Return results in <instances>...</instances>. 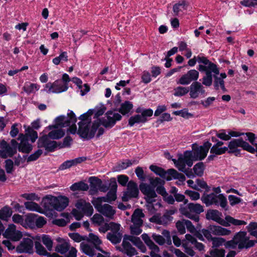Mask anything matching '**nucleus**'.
<instances>
[{"label":"nucleus","instance_id":"obj_29","mask_svg":"<svg viewBox=\"0 0 257 257\" xmlns=\"http://www.w3.org/2000/svg\"><path fill=\"white\" fill-rule=\"evenodd\" d=\"M144 216L145 215L143 213L142 210L137 209L135 210L132 216V221L134 224L142 225L143 223L142 218L144 217Z\"/></svg>","mask_w":257,"mask_h":257},{"label":"nucleus","instance_id":"obj_8","mask_svg":"<svg viewBox=\"0 0 257 257\" xmlns=\"http://www.w3.org/2000/svg\"><path fill=\"white\" fill-rule=\"evenodd\" d=\"M242 148L243 150L247 152H252V149L251 146L247 142L244 141L242 139H233L229 142L228 149H229V153H234L237 156L240 155V150L237 148Z\"/></svg>","mask_w":257,"mask_h":257},{"label":"nucleus","instance_id":"obj_51","mask_svg":"<svg viewBox=\"0 0 257 257\" xmlns=\"http://www.w3.org/2000/svg\"><path fill=\"white\" fill-rule=\"evenodd\" d=\"M228 150V148L224 147L219 148L216 146H213L210 150V153L216 155H220L224 154Z\"/></svg>","mask_w":257,"mask_h":257},{"label":"nucleus","instance_id":"obj_49","mask_svg":"<svg viewBox=\"0 0 257 257\" xmlns=\"http://www.w3.org/2000/svg\"><path fill=\"white\" fill-rule=\"evenodd\" d=\"M189 88L183 86H178L174 89V95L176 96H182L189 92Z\"/></svg>","mask_w":257,"mask_h":257},{"label":"nucleus","instance_id":"obj_31","mask_svg":"<svg viewBox=\"0 0 257 257\" xmlns=\"http://www.w3.org/2000/svg\"><path fill=\"white\" fill-rule=\"evenodd\" d=\"M127 239L138 247L141 251L143 252H145L146 251V247L139 237L128 235Z\"/></svg>","mask_w":257,"mask_h":257},{"label":"nucleus","instance_id":"obj_57","mask_svg":"<svg viewBox=\"0 0 257 257\" xmlns=\"http://www.w3.org/2000/svg\"><path fill=\"white\" fill-rule=\"evenodd\" d=\"M247 230L251 235L257 238V223L250 222L247 226Z\"/></svg>","mask_w":257,"mask_h":257},{"label":"nucleus","instance_id":"obj_6","mask_svg":"<svg viewBox=\"0 0 257 257\" xmlns=\"http://www.w3.org/2000/svg\"><path fill=\"white\" fill-rule=\"evenodd\" d=\"M103 202L100 199H93L92 201V203L98 212L106 218L113 219L116 213L115 209L108 204H102Z\"/></svg>","mask_w":257,"mask_h":257},{"label":"nucleus","instance_id":"obj_54","mask_svg":"<svg viewBox=\"0 0 257 257\" xmlns=\"http://www.w3.org/2000/svg\"><path fill=\"white\" fill-rule=\"evenodd\" d=\"M91 220L93 223L99 226L101 225L104 221L102 215L98 213H96L93 216Z\"/></svg>","mask_w":257,"mask_h":257},{"label":"nucleus","instance_id":"obj_46","mask_svg":"<svg viewBox=\"0 0 257 257\" xmlns=\"http://www.w3.org/2000/svg\"><path fill=\"white\" fill-rule=\"evenodd\" d=\"M65 135L64 131L62 129H58L49 133L48 136L52 139H59L62 138Z\"/></svg>","mask_w":257,"mask_h":257},{"label":"nucleus","instance_id":"obj_13","mask_svg":"<svg viewBox=\"0 0 257 257\" xmlns=\"http://www.w3.org/2000/svg\"><path fill=\"white\" fill-rule=\"evenodd\" d=\"M246 235V233L245 232L240 231L234 236V239L239 249L247 248L254 245V242L253 240H248Z\"/></svg>","mask_w":257,"mask_h":257},{"label":"nucleus","instance_id":"obj_32","mask_svg":"<svg viewBox=\"0 0 257 257\" xmlns=\"http://www.w3.org/2000/svg\"><path fill=\"white\" fill-rule=\"evenodd\" d=\"M25 208L29 211H36L39 213H43V209L40 207V206L33 201H28L24 203Z\"/></svg>","mask_w":257,"mask_h":257},{"label":"nucleus","instance_id":"obj_22","mask_svg":"<svg viewBox=\"0 0 257 257\" xmlns=\"http://www.w3.org/2000/svg\"><path fill=\"white\" fill-rule=\"evenodd\" d=\"M189 95L191 98H196L199 94H204L205 90L203 85L198 82H193L189 86Z\"/></svg>","mask_w":257,"mask_h":257},{"label":"nucleus","instance_id":"obj_44","mask_svg":"<svg viewBox=\"0 0 257 257\" xmlns=\"http://www.w3.org/2000/svg\"><path fill=\"white\" fill-rule=\"evenodd\" d=\"M216 197L217 195L214 193H211L203 196L202 199L203 202L205 203L207 206H208L215 204Z\"/></svg>","mask_w":257,"mask_h":257},{"label":"nucleus","instance_id":"obj_63","mask_svg":"<svg viewBox=\"0 0 257 257\" xmlns=\"http://www.w3.org/2000/svg\"><path fill=\"white\" fill-rule=\"evenodd\" d=\"M176 227L178 229V232L181 234H183L186 232V229L185 228V223H184V219L182 221H178L176 224Z\"/></svg>","mask_w":257,"mask_h":257},{"label":"nucleus","instance_id":"obj_17","mask_svg":"<svg viewBox=\"0 0 257 257\" xmlns=\"http://www.w3.org/2000/svg\"><path fill=\"white\" fill-rule=\"evenodd\" d=\"M4 235L6 238L11 239L13 241H17L20 240L22 236V232L16 229V226L13 224L9 225L5 230Z\"/></svg>","mask_w":257,"mask_h":257},{"label":"nucleus","instance_id":"obj_12","mask_svg":"<svg viewBox=\"0 0 257 257\" xmlns=\"http://www.w3.org/2000/svg\"><path fill=\"white\" fill-rule=\"evenodd\" d=\"M140 189L142 193L145 195V199L150 205L155 201V198L157 194L154 187L145 183H142L140 185Z\"/></svg>","mask_w":257,"mask_h":257},{"label":"nucleus","instance_id":"obj_24","mask_svg":"<svg viewBox=\"0 0 257 257\" xmlns=\"http://www.w3.org/2000/svg\"><path fill=\"white\" fill-rule=\"evenodd\" d=\"M33 241L30 238H24L17 246L16 250L18 252L31 253L33 251Z\"/></svg>","mask_w":257,"mask_h":257},{"label":"nucleus","instance_id":"obj_55","mask_svg":"<svg viewBox=\"0 0 257 257\" xmlns=\"http://www.w3.org/2000/svg\"><path fill=\"white\" fill-rule=\"evenodd\" d=\"M182 247L184 248V251L191 256H193L195 254V251L192 247L189 246L188 243H186L185 240H182Z\"/></svg>","mask_w":257,"mask_h":257},{"label":"nucleus","instance_id":"obj_52","mask_svg":"<svg viewBox=\"0 0 257 257\" xmlns=\"http://www.w3.org/2000/svg\"><path fill=\"white\" fill-rule=\"evenodd\" d=\"M35 245L36 249V252L39 254L42 255H47V256L49 255V254H50L47 251L45 248L39 241H36Z\"/></svg>","mask_w":257,"mask_h":257},{"label":"nucleus","instance_id":"obj_38","mask_svg":"<svg viewBox=\"0 0 257 257\" xmlns=\"http://www.w3.org/2000/svg\"><path fill=\"white\" fill-rule=\"evenodd\" d=\"M122 234L120 233H110L107 234V238L113 244L119 243L121 240Z\"/></svg>","mask_w":257,"mask_h":257},{"label":"nucleus","instance_id":"obj_47","mask_svg":"<svg viewBox=\"0 0 257 257\" xmlns=\"http://www.w3.org/2000/svg\"><path fill=\"white\" fill-rule=\"evenodd\" d=\"M214 85L216 89H219V87L223 91H225L226 89L224 85V80L219 77L214 75Z\"/></svg>","mask_w":257,"mask_h":257},{"label":"nucleus","instance_id":"obj_14","mask_svg":"<svg viewBox=\"0 0 257 257\" xmlns=\"http://www.w3.org/2000/svg\"><path fill=\"white\" fill-rule=\"evenodd\" d=\"M199 78V72L195 69L188 71L176 81L177 84L186 85L192 81H196Z\"/></svg>","mask_w":257,"mask_h":257},{"label":"nucleus","instance_id":"obj_53","mask_svg":"<svg viewBox=\"0 0 257 257\" xmlns=\"http://www.w3.org/2000/svg\"><path fill=\"white\" fill-rule=\"evenodd\" d=\"M215 205H220L222 208H225L227 205L226 198L223 196V194H219L217 195L215 199Z\"/></svg>","mask_w":257,"mask_h":257},{"label":"nucleus","instance_id":"obj_42","mask_svg":"<svg viewBox=\"0 0 257 257\" xmlns=\"http://www.w3.org/2000/svg\"><path fill=\"white\" fill-rule=\"evenodd\" d=\"M138 161L136 160H126L125 161L121 162L117 164L116 170L119 171L125 169L132 165L133 164H138Z\"/></svg>","mask_w":257,"mask_h":257},{"label":"nucleus","instance_id":"obj_58","mask_svg":"<svg viewBox=\"0 0 257 257\" xmlns=\"http://www.w3.org/2000/svg\"><path fill=\"white\" fill-rule=\"evenodd\" d=\"M26 135L30 138L32 143L35 142L36 139L38 138V134L37 132L31 128H29L26 130Z\"/></svg>","mask_w":257,"mask_h":257},{"label":"nucleus","instance_id":"obj_7","mask_svg":"<svg viewBox=\"0 0 257 257\" xmlns=\"http://www.w3.org/2000/svg\"><path fill=\"white\" fill-rule=\"evenodd\" d=\"M137 113H140V114H136L131 116L128 120V124L132 126L135 123H145L148 121V117H151L153 114V110L151 109H141L137 108L136 110Z\"/></svg>","mask_w":257,"mask_h":257},{"label":"nucleus","instance_id":"obj_62","mask_svg":"<svg viewBox=\"0 0 257 257\" xmlns=\"http://www.w3.org/2000/svg\"><path fill=\"white\" fill-rule=\"evenodd\" d=\"M120 224L118 223L111 222L109 223V230H111L110 233H120Z\"/></svg>","mask_w":257,"mask_h":257},{"label":"nucleus","instance_id":"obj_2","mask_svg":"<svg viewBox=\"0 0 257 257\" xmlns=\"http://www.w3.org/2000/svg\"><path fill=\"white\" fill-rule=\"evenodd\" d=\"M198 62L203 64L199 65L198 70L201 72H205V75L202 78V84L206 86H210L212 83V75L219 73V70L216 64L210 61L206 57H199Z\"/></svg>","mask_w":257,"mask_h":257},{"label":"nucleus","instance_id":"obj_27","mask_svg":"<svg viewBox=\"0 0 257 257\" xmlns=\"http://www.w3.org/2000/svg\"><path fill=\"white\" fill-rule=\"evenodd\" d=\"M86 160V157H81L77 158L75 159L66 161L61 165L59 169L62 170L67 169L71 167L76 166L77 164L85 161Z\"/></svg>","mask_w":257,"mask_h":257},{"label":"nucleus","instance_id":"obj_3","mask_svg":"<svg viewBox=\"0 0 257 257\" xmlns=\"http://www.w3.org/2000/svg\"><path fill=\"white\" fill-rule=\"evenodd\" d=\"M91 114V112L88 111L87 113L81 115L79 117V119L81 121L78 123V134L82 138L93 137L96 130L98 128L99 122L95 121L92 125L91 131L89 132V126L90 124V120L89 117Z\"/></svg>","mask_w":257,"mask_h":257},{"label":"nucleus","instance_id":"obj_34","mask_svg":"<svg viewBox=\"0 0 257 257\" xmlns=\"http://www.w3.org/2000/svg\"><path fill=\"white\" fill-rule=\"evenodd\" d=\"M166 172L167 173V177H171L172 180L173 179H177L181 182H183L185 180V176L181 173H178L174 169H168Z\"/></svg>","mask_w":257,"mask_h":257},{"label":"nucleus","instance_id":"obj_11","mask_svg":"<svg viewBox=\"0 0 257 257\" xmlns=\"http://www.w3.org/2000/svg\"><path fill=\"white\" fill-rule=\"evenodd\" d=\"M68 86L64 84V82L61 80H57L53 83L49 82L45 86L44 91L48 93H59L67 90Z\"/></svg>","mask_w":257,"mask_h":257},{"label":"nucleus","instance_id":"obj_48","mask_svg":"<svg viewBox=\"0 0 257 257\" xmlns=\"http://www.w3.org/2000/svg\"><path fill=\"white\" fill-rule=\"evenodd\" d=\"M42 241L43 244L46 246L48 250L51 251L53 247V241L51 237L46 234H43Z\"/></svg>","mask_w":257,"mask_h":257},{"label":"nucleus","instance_id":"obj_20","mask_svg":"<svg viewBox=\"0 0 257 257\" xmlns=\"http://www.w3.org/2000/svg\"><path fill=\"white\" fill-rule=\"evenodd\" d=\"M116 248L123 253L127 254V255L130 257L137 254V250L132 246L127 239V236L126 235L124 236L122 242V247L118 246L116 247Z\"/></svg>","mask_w":257,"mask_h":257},{"label":"nucleus","instance_id":"obj_25","mask_svg":"<svg viewBox=\"0 0 257 257\" xmlns=\"http://www.w3.org/2000/svg\"><path fill=\"white\" fill-rule=\"evenodd\" d=\"M75 206L85 215L90 216L93 212V208L91 204L83 200H79L75 204Z\"/></svg>","mask_w":257,"mask_h":257},{"label":"nucleus","instance_id":"obj_33","mask_svg":"<svg viewBox=\"0 0 257 257\" xmlns=\"http://www.w3.org/2000/svg\"><path fill=\"white\" fill-rule=\"evenodd\" d=\"M116 186H115L114 190H111L108 192L106 197H98L95 199H100L101 202H111L114 201L116 198Z\"/></svg>","mask_w":257,"mask_h":257},{"label":"nucleus","instance_id":"obj_26","mask_svg":"<svg viewBox=\"0 0 257 257\" xmlns=\"http://www.w3.org/2000/svg\"><path fill=\"white\" fill-rule=\"evenodd\" d=\"M19 139H21V142L18 146V150L23 153H29L33 149L32 145L29 143L28 139L25 136L21 135Z\"/></svg>","mask_w":257,"mask_h":257},{"label":"nucleus","instance_id":"obj_43","mask_svg":"<svg viewBox=\"0 0 257 257\" xmlns=\"http://www.w3.org/2000/svg\"><path fill=\"white\" fill-rule=\"evenodd\" d=\"M82 251L89 256L93 257L95 255V250L93 247L86 243H81Z\"/></svg>","mask_w":257,"mask_h":257},{"label":"nucleus","instance_id":"obj_21","mask_svg":"<svg viewBox=\"0 0 257 257\" xmlns=\"http://www.w3.org/2000/svg\"><path fill=\"white\" fill-rule=\"evenodd\" d=\"M206 216L207 219L214 220L224 226H230L229 224L221 218L222 213L217 210H208Z\"/></svg>","mask_w":257,"mask_h":257},{"label":"nucleus","instance_id":"obj_56","mask_svg":"<svg viewBox=\"0 0 257 257\" xmlns=\"http://www.w3.org/2000/svg\"><path fill=\"white\" fill-rule=\"evenodd\" d=\"M225 253L223 249L215 248L210 251V254L213 257H224Z\"/></svg>","mask_w":257,"mask_h":257},{"label":"nucleus","instance_id":"obj_4","mask_svg":"<svg viewBox=\"0 0 257 257\" xmlns=\"http://www.w3.org/2000/svg\"><path fill=\"white\" fill-rule=\"evenodd\" d=\"M42 203L46 210L54 209L61 211L68 205L69 199L65 196L55 197L48 195L43 199Z\"/></svg>","mask_w":257,"mask_h":257},{"label":"nucleus","instance_id":"obj_9","mask_svg":"<svg viewBox=\"0 0 257 257\" xmlns=\"http://www.w3.org/2000/svg\"><path fill=\"white\" fill-rule=\"evenodd\" d=\"M202 233L208 240H211L213 238L211 234L215 235H228L231 233V231L220 226L210 225L208 229H202Z\"/></svg>","mask_w":257,"mask_h":257},{"label":"nucleus","instance_id":"obj_1","mask_svg":"<svg viewBox=\"0 0 257 257\" xmlns=\"http://www.w3.org/2000/svg\"><path fill=\"white\" fill-rule=\"evenodd\" d=\"M211 146V144L209 142L204 143L203 145L198 146L196 144H193L192 151H186L183 155H181L178 160L173 159L175 166L180 171H185V166L191 167L193 164V161H201L203 160L208 153Z\"/></svg>","mask_w":257,"mask_h":257},{"label":"nucleus","instance_id":"obj_45","mask_svg":"<svg viewBox=\"0 0 257 257\" xmlns=\"http://www.w3.org/2000/svg\"><path fill=\"white\" fill-rule=\"evenodd\" d=\"M224 220L225 222H227L228 224L230 225V224H232L234 225L238 226V225H245L246 224V222L243 220H238L234 218L233 217L227 215L225 217Z\"/></svg>","mask_w":257,"mask_h":257},{"label":"nucleus","instance_id":"obj_59","mask_svg":"<svg viewBox=\"0 0 257 257\" xmlns=\"http://www.w3.org/2000/svg\"><path fill=\"white\" fill-rule=\"evenodd\" d=\"M213 247H219L225 243V240L222 237H213L211 239Z\"/></svg>","mask_w":257,"mask_h":257},{"label":"nucleus","instance_id":"obj_41","mask_svg":"<svg viewBox=\"0 0 257 257\" xmlns=\"http://www.w3.org/2000/svg\"><path fill=\"white\" fill-rule=\"evenodd\" d=\"M70 188L73 191L77 190L87 191L89 187L86 183L83 182H79L72 185Z\"/></svg>","mask_w":257,"mask_h":257},{"label":"nucleus","instance_id":"obj_16","mask_svg":"<svg viewBox=\"0 0 257 257\" xmlns=\"http://www.w3.org/2000/svg\"><path fill=\"white\" fill-rule=\"evenodd\" d=\"M205 169V165L203 162H199L195 164L193 169H189L185 167V171H182L184 173L188 178H193L195 176L201 177L203 175Z\"/></svg>","mask_w":257,"mask_h":257},{"label":"nucleus","instance_id":"obj_19","mask_svg":"<svg viewBox=\"0 0 257 257\" xmlns=\"http://www.w3.org/2000/svg\"><path fill=\"white\" fill-rule=\"evenodd\" d=\"M162 234L164 236L156 233H153L152 237L153 240L159 245H163L165 243L168 245H172V239L170 232L167 230H163Z\"/></svg>","mask_w":257,"mask_h":257},{"label":"nucleus","instance_id":"obj_64","mask_svg":"<svg viewBox=\"0 0 257 257\" xmlns=\"http://www.w3.org/2000/svg\"><path fill=\"white\" fill-rule=\"evenodd\" d=\"M142 225H139L133 224L131 226V233L134 235H139L142 232V230L141 229V227Z\"/></svg>","mask_w":257,"mask_h":257},{"label":"nucleus","instance_id":"obj_50","mask_svg":"<svg viewBox=\"0 0 257 257\" xmlns=\"http://www.w3.org/2000/svg\"><path fill=\"white\" fill-rule=\"evenodd\" d=\"M51 140H50L49 137L48 135L43 136V137L39 138L38 142V148H45L46 146L48 145V144L51 142Z\"/></svg>","mask_w":257,"mask_h":257},{"label":"nucleus","instance_id":"obj_35","mask_svg":"<svg viewBox=\"0 0 257 257\" xmlns=\"http://www.w3.org/2000/svg\"><path fill=\"white\" fill-rule=\"evenodd\" d=\"M40 88V85L36 83H32L30 82H27L25 83L23 89L28 94H30L37 91Z\"/></svg>","mask_w":257,"mask_h":257},{"label":"nucleus","instance_id":"obj_36","mask_svg":"<svg viewBox=\"0 0 257 257\" xmlns=\"http://www.w3.org/2000/svg\"><path fill=\"white\" fill-rule=\"evenodd\" d=\"M188 6V3L185 1H183L175 4L173 8V12L175 15H178L179 13L187 9Z\"/></svg>","mask_w":257,"mask_h":257},{"label":"nucleus","instance_id":"obj_18","mask_svg":"<svg viewBox=\"0 0 257 257\" xmlns=\"http://www.w3.org/2000/svg\"><path fill=\"white\" fill-rule=\"evenodd\" d=\"M142 239L151 250L150 255L152 257H162L159 254L160 248L151 239V237L146 233H144L141 235Z\"/></svg>","mask_w":257,"mask_h":257},{"label":"nucleus","instance_id":"obj_37","mask_svg":"<svg viewBox=\"0 0 257 257\" xmlns=\"http://www.w3.org/2000/svg\"><path fill=\"white\" fill-rule=\"evenodd\" d=\"M133 107L132 102L129 101H125L121 104L119 109V112L123 115L127 114Z\"/></svg>","mask_w":257,"mask_h":257},{"label":"nucleus","instance_id":"obj_10","mask_svg":"<svg viewBox=\"0 0 257 257\" xmlns=\"http://www.w3.org/2000/svg\"><path fill=\"white\" fill-rule=\"evenodd\" d=\"M55 124L49 125L47 128L49 130L52 128H57L59 127H66L71 123L73 124L76 122V118L73 112L68 114V117L60 116L57 117L55 120Z\"/></svg>","mask_w":257,"mask_h":257},{"label":"nucleus","instance_id":"obj_61","mask_svg":"<svg viewBox=\"0 0 257 257\" xmlns=\"http://www.w3.org/2000/svg\"><path fill=\"white\" fill-rule=\"evenodd\" d=\"M185 194L188 196L192 200H197L200 198L198 192L191 190H186Z\"/></svg>","mask_w":257,"mask_h":257},{"label":"nucleus","instance_id":"obj_39","mask_svg":"<svg viewBox=\"0 0 257 257\" xmlns=\"http://www.w3.org/2000/svg\"><path fill=\"white\" fill-rule=\"evenodd\" d=\"M89 241L91 242L94 245L96 249L103 252V251L99 246V245L101 243V241L97 235H95L93 233H90L89 235Z\"/></svg>","mask_w":257,"mask_h":257},{"label":"nucleus","instance_id":"obj_28","mask_svg":"<svg viewBox=\"0 0 257 257\" xmlns=\"http://www.w3.org/2000/svg\"><path fill=\"white\" fill-rule=\"evenodd\" d=\"M57 241L60 243L56 246L55 250L61 254L66 253L70 249V244L68 242L61 238H58Z\"/></svg>","mask_w":257,"mask_h":257},{"label":"nucleus","instance_id":"obj_23","mask_svg":"<svg viewBox=\"0 0 257 257\" xmlns=\"http://www.w3.org/2000/svg\"><path fill=\"white\" fill-rule=\"evenodd\" d=\"M106 115L107 119H104L102 121V124L106 127H112L116 121L120 120L122 117L119 113H115L110 110L106 112Z\"/></svg>","mask_w":257,"mask_h":257},{"label":"nucleus","instance_id":"obj_5","mask_svg":"<svg viewBox=\"0 0 257 257\" xmlns=\"http://www.w3.org/2000/svg\"><path fill=\"white\" fill-rule=\"evenodd\" d=\"M180 210L183 215L197 222L199 220L198 214L203 212L204 209L200 204L190 203L187 207L181 208Z\"/></svg>","mask_w":257,"mask_h":257},{"label":"nucleus","instance_id":"obj_15","mask_svg":"<svg viewBox=\"0 0 257 257\" xmlns=\"http://www.w3.org/2000/svg\"><path fill=\"white\" fill-rule=\"evenodd\" d=\"M139 194V189L137 183L133 181L128 182L126 190L123 192L122 199L123 201H127L132 198L137 197Z\"/></svg>","mask_w":257,"mask_h":257},{"label":"nucleus","instance_id":"obj_40","mask_svg":"<svg viewBox=\"0 0 257 257\" xmlns=\"http://www.w3.org/2000/svg\"><path fill=\"white\" fill-rule=\"evenodd\" d=\"M17 152L16 147H12L9 146L4 150L2 151L1 156L4 158H6L8 157H11Z\"/></svg>","mask_w":257,"mask_h":257},{"label":"nucleus","instance_id":"obj_60","mask_svg":"<svg viewBox=\"0 0 257 257\" xmlns=\"http://www.w3.org/2000/svg\"><path fill=\"white\" fill-rule=\"evenodd\" d=\"M42 150L40 149L38 150L34 153L31 154L30 156L28 157L27 160V162H29L36 161L39 158V157L42 154Z\"/></svg>","mask_w":257,"mask_h":257},{"label":"nucleus","instance_id":"obj_30","mask_svg":"<svg viewBox=\"0 0 257 257\" xmlns=\"http://www.w3.org/2000/svg\"><path fill=\"white\" fill-rule=\"evenodd\" d=\"M150 169L157 175H159L168 181L172 180L171 177H167V173L166 171L161 167L152 165L150 166Z\"/></svg>","mask_w":257,"mask_h":257}]
</instances>
